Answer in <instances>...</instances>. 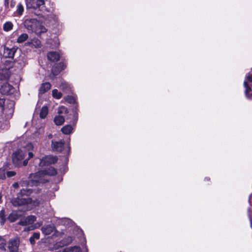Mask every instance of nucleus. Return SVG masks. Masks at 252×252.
<instances>
[{"label":"nucleus","instance_id":"4468645a","mask_svg":"<svg viewBox=\"0 0 252 252\" xmlns=\"http://www.w3.org/2000/svg\"><path fill=\"white\" fill-rule=\"evenodd\" d=\"M35 220L36 217L34 216L31 215L21 220L18 223L20 225L25 226L32 224L35 221Z\"/></svg>","mask_w":252,"mask_h":252},{"label":"nucleus","instance_id":"1a4fd4ad","mask_svg":"<svg viewBox=\"0 0 252 252\" xmlns=\"http://www.w3.org/2000/svg\"><path fill=\"white\" fill-rule=\"evenodd\" d=\"M44 4L43 0H26L28 8L36 9Z\"/></svg>","mask_w":252,"mask_h":252},{"label":"nucleus","instance_id":"a18cd8bd","mask_svg":"<svg viewBox=\"0 0 252 252\" xmlns=\"http://www.w3.org/2000/svg\"><path fill=\"white\" fill-rule=\"evenodd\" d=\"M15 4V2L13 1V0H11V3H10L11 7L13 8Z\"/></svg>","mask_w":252,"mask_h":252},{"label":"nucleus","instance_id":"423d86ee","mask_svg":"<svg viewBox=\"0 0 252 252\" xmlns=\"http://www.w3.org/2000/svg\"><path fill=\"white\" fill-rule=\"evenodd\" d=\"M0 93L3 94H10L14 92V88L7 82L0 83Z\"/></svg>","mask_w":252,"mask_h":252},{"label":"nucleus","instance_id":"20e7f679","mask_svg":"<svg viewBox=\"0 0 252 252\" xmlns=\"http://www.w3.org/2000/svg\"><path fill=\"white\" fill-rule=\"evenodd\" d=\"M6 104V107L1 108L3 110V113L6 115V118L9 119L11 118L13 114L15 102L13 101L9 100L7 101Z\"/></svg>","mask_w":252,"mask_h":252},{"label":"nucleus","instance_id":"6e6552de","mask_svg":"<svg viewBox=\"0 0 252 252\" xmlns=\"http://www.w3.org/2000/svg\"><path fill=\"white\" fill-rule=\"evenodd\" d=\"M248 81L252 82V75H247L246 76V80H245L244 82V86L245 88V95L248 98H251L252 97V94H250V92H251L252 89L248 85Z\"/></svg>","mask_w":252,"mask_h":252},{"label":"nucleus","instance_id":"412c9836","mask_svg":"<svg viewBox=\"0 0 252 252\" xmlns=\"http://www.w3.org/2000/svg\"><path fill=\"white\" fill-rule=\"evenodd\" d=\"M73 127L70 125H65L62 128V131L64 134H69L72 131Z\"/></svg>","mask_w":252,"mask_h":252},{"label":"nucleus","instance_id":"79ce46f5","mask_svg":"<svg viewBox=\"0 0 252 252\" xmlns=\"http://www.w3.org/2000/svg\"><path fill=\"white\" fill-rule=\"evenodd\" d=\"M28 155H29V157H28V158L27 159L28 160L29 159L32 158L33 157V154L32 152H29L28 154Z\"/></svg>","mask_w":252,"mask_h":252},{"label":"nucleus","instance_id":"c756f323","mask_svg":"<svg viewBox=\"0 0 252 252\" xmlns=\"http://www.w3.org/2000/svg\"><path fill=\"white\" fill-rule=\"evenodd\" d=\"M13 28V24L10 22H7L4 25L3 27V30L6 32H8L12 30Z\"/></svg>","mask_w":252,"mask_h":252},{"label":"nucleus","instance_id":"f3484780","mask_svg":"<svg viewBox=\"0 0 252 252\" xmlns=\"http://www.w3.org/2000/svg\"><path fill=\"white\" fill-rule=\"evenodd\" d=\"M47 32L46 28L42 24L41 22L38 21V23L36 25L35 33L37 35H40L42 33H45Z\"/></svg>","mask_w":252,"mask_h":252},{"label":"nucleus","instance_id":"4be33fe9","mask_svg":"<svg viewBox=\"0 0 252 252\" xmlns=\"http://www.w3.org/2000/svg\"><path fill=\"white\" fill-rule=\"evenodd\" d=\"M54 122L57 126H61L64 122V118L61 115L56 116L54 118Z\"/></svg>","mask_w":252,"mask_h":252},{"label":"nucleus","instance_id":"09e8293b","mask_svg":"<svg viewBox=\"0 0 252 252\" xmlns=\"http://www.w3.org/2000/svg\"><path fill=\"white\" fill-rule=\"evenodd\" d=\"M1 198H2V195L0 193V203L1 202Z\"/></svg>","mask_w":252,"mask_h":252},{"label":"nucleus","instance_id":"de8ad7c7","mask_svg":"<svg viewBox=\"0 0 252 252\" xmlns=\"http://www.w3.org/2000/svg\"><path fill=\"white\" fill-rule=\"evenodd\" d=\"M4 5L5 6V7H8V0H4Z\"/></svg>","mask_w":252,"mask_h":252},{"label":"nucleus","instance_id":"a19ab883","mask_svg":"<svg viewBox=\"0 0 252 252\" xmlns=\"http://www.w3.org/2000/svg\"><path fill=\"white\" fill-rule=\"evenodd\" d=\"M12 186L15 189H18L19 187V184L18 182H15L13 184Z\"/></svg>","mask_w":252,"mask_h":252},{"label":"nucleus","instance_id":"49530a36","mask_svg":"<svg viewBox=\"0 0 252 252\" xmlns=\"http://www.w3.org/2000/svg\"><path fill=\"white\" fill-rule=\"evenodd\" d=\"M34 239L32 237L30 238V242H31V244H34Z\"/></svg>","mask_w":252,"mask_h":252},{"label":"nucleus","instance_id":"bb28decb","mask_svg":"<svg viewBox=\"0 0 252 252\" xmlns=\"http://www.w3.org/2000/svg\"><path fill=\"white\" fill-rule=\"evenodd\" d=\"M62 252H81V250L78 247H73L65 249Z\"/></svg>","mask_w":252,"mask_h":252},{"label":"nucleus","instance_id":"ddd939ff","mask_svg":"<svg viewBox=\"0 0 252 252\" xmlns=\"http://www.w3.org/2000/svg\"><path fill=\"white\" fill-rule=\"evenodd\" d=\"M73 237L71 236H68L65 238H64L61 242L57 243L54 246V248L55 249H58L60 247H63L64 246H66L70 244L73 241Z\"/></svg>","mask_w":252,"mask_h":252},{"label":"nucleus","instance_id":"7ed1b4c3","mask_svg":"<svg viewBox=\"0 0 252 252\" xmlns=\"http://www.w3.org/2000/svg\"><path fill=\"white\" fill-rule=\"evenodd\" d=\"M26 153L21 150L15 151L12 156V161L14 165L17 166H26L28 163V159L23 160Z\"/></svg>","mask_w":252,"mask_h":252},{"label":"nucleus","instance_id":"72a5a7b5","mask_svg":"<svg viewBox=\"0 0 252 252\" xmlns=\"http://www.w3.org/2000/svg\"><path fill=\"white\" fill-rule=\"evenodd\" d=\"M24 11V7L21 3H19L17 6V12L19 15H21Z\"/></svg>","mask_w":252,"mask_h":252},{"label":"nucleus","instance_id":"603ef678","mask_svg":"<svg viewBox=\"0 0 252 252\" xmlns=\"http://www.w3.org/2000/svg\"><path fill=\"white\" fill-rule=\"evenodd\" d=\"M62 70V69H60V70H59L58 71H59V72Z\"/></svg>","mask_w":252,"mask_h":252},{"label":"nucleus","instance_id":"7c9ffc66","mask_svg":"<svg viewBox=\"0 0 252 252\" xmlns=\"http://www.w3.org/2000/svg\"><path fill=\"white\" fill-rule=\"evenodd\" d=\"M6 171L4 168H0V180H5L6 179Z\"/></svg>","mask_w":252,"mask_h":252},{"label":"nucleus","instance_id":"a878e982","mask_svg":"<svg viewBox=\"0 0 252 252\" xmlns=\"http://www.w3.org/2000/svg\"><path fill=\"white\" fill-rule=\"evenodd\" d=\"M48 113V109L47 106H43L40 112V117L42 119L45 118Z\"/></svg>","mask_w":252,"mask_h":252},{"label":"nucleus","instance_id":"4c0bfd02","mask_svg":"<svg viewBox=\"0 0 252 252\" xmlns=\"http://www.w3.org/2000/svg\"><path fill=\"white\" fill-rule=\"evenodd\" d=\"M25 148L27 150L30 151L33 149V146L31 143H29L27 144Z\"/></svg>","mask_w":252,"mask_h":252},{"label":"nucleus","instance_id":"0eeeda50","mask_svg":"<svg viewBox=\"0 0 252 252\" xmlns=\"http://www.w3.org/2000/svg\"><path fill=\"white\" fill-rule=\"evenodd\" d=\"M38 20L35 19H27L24 22L25 27L29 31L35 33Z\"/></svg>","mask_w":252,"mask_h":252},{"label":"nucleus","instance_id":"6ab92c4d","mask_svg":"<svg viewBox=\"0 0 252 252\" xmlns=\"http://www.w3.org/2000/svg\"><path fill=\"white\" fill-rule=\"evenodd\" d=\"M48 59L53 62H57L59 60L60 55L56 52H50L47 55Z\"/></svg>","mask_w":252,"mask_h":252},{"label":"nucleus","instance_id":"b1692460","mask_svg":"<svg viewBox=\"0 0 252 252\" xmlns=\"http://www.w3.org/2000/svg\"><path fill=\"white\" fill-rule=\"evenodd\" d=\"M19 218L18 214L16 212H12L9 214L7 219L11 222L15 221Z\"/></svg>","mask_w":252,"mask_h":252},{"label":"nucleus","instance_id":"9b49d317","mask_svg":"<svg viewBox=\"0 0 252 252\" xmlns=\"http://www.w3.org/2000/svg\"><path fill=\"white\" fill-rule=\"evenodd\" d=\"M64 147V142L62 140L60 141H52L51 148L53 151L60 152L62 151Z\"/></svg>","mask_w":252,"mask_h":252},{"label":"nucleus","instance_id":"2f4dec72","mask_svg":"<svg viewBox=\"0 0 252 252\" xmlns=\"http://www.w3.org/2000/svg\"><path fill=\"white\" fill-rule=\"evenodd\" d=\"M60 88L64 91H68L70 89L69 86L66 83H62L60 86Z\"/></svg>","mask_w":252,"mask_h":252},{"label":"nucleus","instance_id":"c03bdc74","mask_svg":"<svg viewBox=\"0 0 252 252\" xmlns=\"http://www.w3.org/2000/svg\"><path fill=\"white\" fill-rule=\"evenodd\" d=\"M73 115H74V118L75 119V120L76 121L77 120V118H78V115H77V113L75 112H73Z\"/></svg>","mask_w":252,"mask_h":252},{"label":"nucleus","instance_id":"c9c22d12","mask_svg":"<svg viewBox=\"0 0 252 252\" xmlns=\"http://www.w3.org/2000/svg\"><path fill=\"white\" fill-rule=\"evenodd\" d=\"M64 99L69 103H74L75 101L74 98L71 96H67Z\"/></svg>","mask_w":252,"mask_h":252},{"label":"nucleus","instance_id":"393cba45","mask_svg":"<svg viewBox=\"0 0 252 252\" xmlns=\"http://www.w3.org/2000/svg\"><path fill=\"white\" fill-rule=\"evenodd\" d=\"M5 212L4 209H2L0 211V223L1 225H3L6 220Z\"/></svg>","mask_w":252,"mask_h":252},{"label":"nucleus","instance_id":"dca6fc26","mask_svg":"<svg viewBox=\"0 0 252 252\" xmlns=\"http://www.w3.org/2000/svg\"><path fill=\"white\" fill-rule=\"evenodd\" d=\"M16 51V49L14 48H9L8 47H4L3 52V56L5 58H12Z\"/></svg>","mask_w":252,"mask_h":252},{"label":"nucleus","instance_id":"ea45409f","mask_svg":"<svg viewBox=\"0 0 252 252\" xmlns=\"http://www.w3.org/2000/svg\"><path fill=\"white\" fill-rule=\"evenodd\" d=\"M39 236H40V235L39 233H34L32 236V237L34 238V239H39Z\"/></svg>","mask_w":252,"mask_h":252},{"label":"nucleus","instance_id":"c85d7f7f","mask_svg":"<svg viewBox=\"0 0 252 252\" xmlns=\"http://www.w3.org/2000/svg\"><path fill=\"white\" fill-rule=\"evenodd\" d=\"M28 38V35L27 33H23L18 37L17 42L18 43H22L25 41Z\"/></svg>","mask_w":252,"mask_h":252},{"label":"nucleus","instance_id":"473e14b6","mask_svg":"<svg viewBox=\"0 0 252 252\" xmlns=\"http://www.w3.org/2000/svg\"><path fill=\"white\" fill-rule=\"evenodd\" d=\"M6 241L0 236V249L5 250Z\"/></svg>","mask_w":252,"mask_h":252},{"label":"nucleus","instance_id":"aec40b11","mask_svg":"<svg viewBox=\"0 0 252 252\" xmlns=\"http://www.w3.org/2000/svg\"><path fill=\"white\" fill-rule=\"evenodd\" d=\"M27 64L26 60L24 58L19 59L16 63V66L19 69L23 68Z\"/></svg>","mask_w":252,"mask_h":252},{"label":"nucleus","instance_id":"5701e85b","mask_svg":"<svg viewBox=\"0 0 252 252\" xmlns=\"http://www.w3.org/2000/svg\"><path fill=\"white\" fill-rule=\"evenodd\" d=\"M28 45H31L35 48H39L41 46V42L38 39H33L31 42L27 43Z\"/></svg>","mask_w":252,"mask_h":252},{"label":"nucleus","instance_id":"e433bc0d","mask_svg":"<svg viewBox=\"0 0 252 252\" xmlns=\"http://www.w3.org/2000/svg\"><path fill=\"white\" fill-rule=\"evenodd\" d=\"M67 111V108L64 106L60 107L58 110V113L61 114L63 112H66Z\"/></svg>","mask_w":252,"mask_h":252},{"label":"nucleus","instance_id":"2eb2a0df","mask_svg":"<svg viewBox=\"0 0 252 252\" xmlns=\"http://www.w3.org/2000/svg\"><path fill=\"white\" fill-rule=\"evenodd\" d=\"M41 231L45 235H50L52 233H54V235H58L57 234H56V230L55 229V227L53 225H47L44 226L41 228Z\"/></svg>","mask_w":252,"mask_h":252},{"label":"nucleus","instance_id":"9d476101","mask_svg":"<svg viewBox=\"0 0 252 252\" xmlns=\"http://www.w3.org/2000/svg\"><path fill=\"white\" fill-rule=\"evenodd\" d=\"M19 245V240L17 238L11 239L8 243V248L11 252H16L18 251Z\"/></svg>","mask_w":252,"mask_h":252},{"label":"nucleus","instance_id":"58836bf2","mask_svg":"<svg viewBox=\"0 0 252 252\" xmlns=\"http://www.w3.org/2000/svg\"><path fill=\"white\" fill-rule=\"evenodd\" d=\"M59 66V65H57V66H56L54 67L53 68V69H52V72H53V73L54 75H57V74H58V73L59 72V71H56L55 70L56 68H57V66Z\"/></svg>","mask_w":252,"mask_h":252},{"label":"nucleus","instance_id":"a211bd4d","mask_svg":"<svg viewBox=\"0 0 252 252\" xmlns=\"http://www.w3.org/2000/svg\"><path fill=\"white\" fill-rule=\"evenodd\" d=\"M51 85L50 83L46 82L41 84L39 89V94H43L51 89Z\"/></svg>","mask_w":252,"mask_h":252},{"label":"nucleus","instance_id":"39448f33","mask_svg":"<svg viewBox=\"0 0 252 252\" xmlns=\"http://www.w3.org/2000/svg\"><path fill=\"white\" fill-rule=\"evenodd\" d=\"M57 158L56 156L49 155L43 157L40 160L39 165L41 167L53 164L57 161Z\"/></svg>","mask_w":252,"mask_h":252},{"label":"nucleus","instance_id":"f257e3e1","mask_svg":"<svg viewBox=\"0 0 252 252\" xmlns=\"http://www.w3.org/2000/svg\"><path fill=\"white\" fill-rule=\"evenodd\" d=\"M32 192V190L31 189H22L17 194V197L12 199V204L14 206H21L30 203H32L33 205L35 206L39 205L41 201L40 200H32V198L27 197Z\"/></svg>","mask_w":252,"mask_h":252},{"label":"nucleus","instance_id":"8fccbe9b","mask_svg":"<svg viewBox=\"0 0 252 252\" xmlns=\"http://www.w3.org/2000/svg\"><path fill=\"white\" fill-rule=\"evenodd\" d=\"M49 138H52V134H50V135H49Z\"/></svg>","mask_w":252,"mask_h":252},{"label":"nucleus","instance_id":"f704fd0d","mask_svg":"<svg viewBox=\"0 0 252 252\" xmlns=\"http://www.w3.org/2000/svg\"><path fill=\"white\" fill-rule=\"evenodd\" d=\"M16 175V172L15 171H6V177L8 178H11Z\"/></svg>","mask_w":252,"mask_h":252},{"label":"nucleus","instance_id":"f8f14e48","mask_svg":"<svg viewBox=\"0 0 252 252\" xmlns=\"http://www.w3.org/2000/svg\"><path fill=\"white\" fill-rule=\"evenodd\" d=\"M10 76L8 68H5L2 65H0V81L7 80Z\"/></svg>","mask_w":252,"mask_h":252},{"label":"nucleus","instance_id":"3c124183","mask_svg":"<svg viewBox=\"0 0 252 252\" xmlns=\"http://www.w3.org/2000/svg\"><path fill=\"white\" fill-rule=\"evenodd\" d=\"M250 200H251V196H250V197H249V201L250 202Z\"/></svg>","mask_w":252,"mask_h":252},{"label":"nucleus","instance_id":"37998d69","mask_svg":"<svg viewBox=\"0 0 252 252\" xmlns=\"http://www.w3.org/2000/svg\"><path fill=\"white\" fill-rule=\"evenodd\" d=\"M4 103V100L3 99L0 98V107L1 108L2 107V105Z\"/></svg>","mask_w":252,"mask_h":252},{"label":"nucleus","instance_id":"f03ea898","mask_svg":"<svg viewBox=\"0 0 252 252\" xmlns=\"http://www.w3.org/2000/svg\"><path fill=\"white\" fill-rule=\"evenodd\" d=\"M57 174L56 170L53 167H50L45 170L40 171L35 174H31V182L29 183L32 185H35L38 183H44L47 180L44 178L45 175L54 176Z\"/></svg>","mask_w":252,"mask_h":252},{"label":"nucleus","instance_id":"cd10ccee","mask_svg":"<svg viewBox=\"0 0 252 252\" xmlns=\"http://www.w3.org/2000/svg\"><path fill=\"white\" fill-rule=\"evenodd\" d=\"M52 96L54 98L59 99L62 97V94L57 89H54L52 90Z\"/></svg>","mask_w":252,"mask_h":252}]
</instances>
